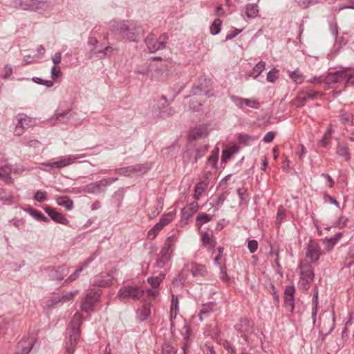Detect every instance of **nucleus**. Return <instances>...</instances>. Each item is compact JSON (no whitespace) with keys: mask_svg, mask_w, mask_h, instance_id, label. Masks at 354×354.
I'll use <instances>...</instances> for the list:
<instances>
[{"mask_svg":"<svg viewBox=\"0 0 354 354\" xmlns=\"http://www.w3.org/2000/svg\"><path fill=\"white\" fill-rule=\"evenodd\" d=\"M110 30L122 39L129 42H138L137 36L142 31L141 27L133 21H110Z\"/></svg>","mask_w":354,"mask_h":354,"instance_id":"nucleus-1","label":"nucleus"},{"mask_svg":"<svg viewBox=\"0 0 354 354\" xmlns=\"http://www.w3.org/2000/svg\"><path fill=\"white\" fill-rule=\"evenodd\" d=\"M201 240L203 245L209 250H212L215 247L216 241L212 235L207 232H202Z\"/></svg>","mask_w":354,"mask_h":354,"instance_id":"nucleus-25","label":"nucleus"},{"mask_svg":"<svg viewBox=\"0 0 354 354\" xmlns=\"http://www.w3.org/2000/svg\"><path fill=\"white\" fill-rule=\"evenodd\" d=\"M145 290L141 288L136 286H127L121 288L118 292L120 298L122 299L138 300L143 297Z\"/></svg>","mask_w":354,"mask_h":354,"instance_id":"nucleus-6","label":"nucleus"},{"mask_svg":"<svg viewBox=\"0 0 354 354\" xmlns=\"http://www.w3.org/2000/svg\"><path fill=\"white\" fill-rule=\"evenodd\" d=\"M84 267L81 266L79 268L76 269L74 272H73L64 281L65 283H69L77 279L80 275V273L83 270Z\"/></svg>","mask_w":354,"mask_h":354,"instance_id":"nucleus-55","label":"nucleus"},{"mask_svg":"<svg viewBox=\"0 0 354 354\" xmlns=\"http://www.w3.org/2000/svg\"><path fill=\"white\" fill-rule=\"evenodd\" d=\"M286 214L285 210L282 207H279L277 210V221L278 224H281L283 220L286 218Z\"/></svg>","mask_w":354,"mask_h":354,"instance_id":"nucleus-60","label":"nucleus"},{"mask_svg":"<svg viewBox=\"0 0 354 354\" xmlns=\"http://www.w3.org/2000/svg\"><path fill=\"white\" fill-rule=\"evenodd\" d=\"M30 214L34 218L39 221H42L44 222H48V218L44 216L41 212L35 209H31L29 212Z\"/></svg>","mask_w":354,"mask_h":354,"instance_id":"nucleus-47","label":"nucleus"},{"mask_svg":"<svg viewBox=\"0 0 354 354\" xmlns=\"http://www.w3.org/2000/svg\"><path fill=\"white\" fill-rule=\"evenodd\" d=\"M13 5L16 8L30 11H44L49 8L48 2L38 0H15Z\"/></svg>","mask_w":354,"mask_h":354,"instance_id":"nucleus-2","label":"nucleus"},{"mask_svg":"<svg viewBox=\"0 0 354 354\" xmlns=\"http://www.w3.org/2000/svg\"><path fill=\"white\" fill-rule=\"evenodd\" d=\"M301 274L304 276L306 280V283L309 287V284L313 281L314 278V272L310 266L304 267V270L301 272Z\"/></svg>","mask_w":354,"mask_h":354,"instance_id":"nucleus-33","label":"nucleus"},{"mask_svg":"<svg viewBox=\"0 0 354 354\" xmlns=\"http://www.w3.org/2000/svg\"><path fill=\"white\" fill-rule=\"evenodd\" d=\"M238 100L240 102H244L245 105L254 109H257L259 106V102L254 100L239 98Z\"/></svg>","mask_w":354,"mask_h":354,"instance_id":"nucleus-56","label":"nucleus"},{"mask_svg":"<svg viewBox=\"0 0 354 354\" xmlns=\"http://www.w3.org/2000/svg\"><path fill=\"white\" fill-rule=\"evenodd\" d=\"M77 292V291L69 292H66V293L63 294L61 297H59L62 304H63L65 302H68V301L73 300Z\"/></svg>","mask_w":354,"mask_h":354,"instance_id":"nucleus-52","label":"nucleus"},{"mask_svg":"<svg viewBox=\"0 0 354 354\" xmlns=\"http://www.w3.org/2000/svg\"><path fill=\"white\" fill-rule=\"evenodd\" d=\"M336 244L337 243H335V239L325 238L323 240V245H324V249L327 252L331 251Z\"/></svg>","mask_w":354,"mask_h":354,"instance_id":"nucleus-49","label":"nucleus"},{"mask_svg":"<svg viewBox=\"0 0 354 354\" xmlns=\"http://www.w3.org/2000/svg\"><path fill=\"white\" fill-rule=\"evenodd\" d=\"M93 283L99 287H109L112 284V278L109 275H97L93 278Z\"/></svg>","mask_w":354,"mask_h":354,"instance_id":"nucleus-22","label":"nucleus"},{"mask_svg":"<svg viewBox=\"0 0 354 354\" xmlns=\"http://www.w3.org/2000/svg\"><path fill=\"white\" fill-rule=\"evenodd\" d=\"M59 305H62L59 297H53L46 301V306L50 309L56 308Z\"/></svg>","mask_w":354,"mask_h":354,"instance_id":"nucleus-53","label":"nucleus"},{"mask_svg":"<svg viewBox=\"0 0 354 354\" xmlns=\"http://www.w3.org/2000/svg\"><path fill=\"white\" fill-rule=\"evenodd\" d=\"M237 194L240 199V203L248 201V194H247V189L244 187H240L237 190Z\"/></svg>","mask_w":354,"mask_h":354,"instance_id":"nucleus-51","label":"nucleus"},{"mask_svg":"<svg viewBox=\"0 0 354 354\" xmlns=\"http://www.w3.org/2000/svg\"><path fill=\"white\" fill-rule=\"evenodd\" d=\"M178 310V299L177 296L172 294L171 295V306H170V317L172 318L173 314L174 316L177 315Z\"/></svg>","mask_w":354,"mask_h":354,"instance_id":"nucleus-40","label":"nucleus"},{"mask_svg":"<svg viewBox=\"0 0 354 354\" xmlns=\"http://www.w3.org/2000/svg\"><path fill=\"white\" fill-rule=\"evenodd\" d=\"M295 288L294 286H287L284 291V299H295Z\"/></svg>","mask_w":354,"mask_h":354,"instance_id":"nucleus-48","label":"nucleus"},{"mask_svg":"<svg viewBox=\"0 0 354 354\" xmlns=\"http://www.w3.org/2000/svg\"><path fill=\"white\" fill-rule=\"evenodd\" d=\"M234 329L247 342L249 335L253 333V325L250 324L248 317H241L234 325Z\"/></svg>","mask_w":354,"mask_h":354,"instance_id":"nucleus-12","label":"nucleus"},{"mask_svg":"<svg viewBox=\"0 0 354 354\" xmlns=\"http://www.w3.org/2000/svg\"><path fill=\"white\" fill-rule=\"evenodd\" d=\"M348 219L344 216H340L336 221V225L339 227H344L347 225Z\"/></svg>","mask_w":354,"mask_h":354,"instance_id":"nucleus-64","label":"nucleus"},{"mask_svg":"<svg viewBox=\"0 0 354 354\" xmlns=\"http://www.w3.org/2000/svg\"><path fill=\"white\" fill-rule=\"evenodd\" d=\"M265 68L266 62L263 61H260L254 66L252 71L248 74V76L252 77L254 79H256L259 75H260L262 73Z\"/></svg>","mask_w":354,"mask_h":354,"instance_id":"nucleus-30","label":"nucleus"},{"mask_svg":"<svg viewBox=\"0 0 354 354\" xmlns=\"http://www.w3.org/2000/svg\"><path fill=\"white\" fill-rule=\"evenodd\" d=\"M339 118L342 123L344 124H352L354 125V115L345 111H341L339 113Z\"/></svg>","mask_w":354,"mask_h":354,"instance_id":"nucleus-31","label":"nucleus"},{"mask_svg":"<svg viewBox=\"0 0 354 354\" xmlns=\"http://www.w3.org/2000/svg\"><path fill=\"white\" fill-rule=\"evenodd\" d=\"M224 348L227 351V354H236V350L228 341H225L223 344Z\"/></svg>","mask_w":354,"mask_h":354,"instance_id":"nucleus-62","label":"nucleus"},{"mask_svg":"<svg viewBox=\"0 0 354 354\" xmlns=\"http://www.w3.org/2000/svg\"><path fill=\"white\" fill-rule=\"evenodd\" d=\"M191 272L193 277H205L208 274V271L205 265L199 264L196 262H192L190 264Z\"/></svg>","mask_w":354,"mask_h":354,"instance_id":"nucleus-21","label":"nucleus"},{"mask_svg":"<svg viewBox=\"0 0 354 354\" xmlns=\"http://www.w3.org/2000/svg\"><path fill=\"white\" fill-rule=\"evenodd\" d=\"M86 156L85 154L80 155H66L64 156H60L57 158L56 161L48 162L43 163L42 165L50 168L61 169L68 165H70L75 162V160L82 158Z\"/></svg>","mask_w":354,"mask_h":354,"instance_id":"nucleus-8","label":"nucleus"},{"mask_svg":"<svg viewBox=\"0 0 354 354\" xmlns=\"http://www.w3.org/2000/svg\"><path fill=\"white\" fill-rule=\"evenodd\" d=\"M248 248L250 253H254L258 248V242L254 240H250L248 243Z\"/></svg>","mask_w":354,"mask_h":354,"instance_id":"nucleus-58","label":"nucleus"},{"mask_svg":"<svg viewBox=\"0 0 354 354\" xmlns=\"http://www.w3.org/2000/svg\"><path fill=\"white\" fill-rule=\"evenodd\" d=\"M216 306V304L214 302H209L203 304L198 315L200 320L203 321L204 317H208L210 313L214 310Z\"/></svg>","mask_w":354,"mask_h":354,"instance_id":"nucleus-24","label":"nucleus"},{"mask_svg":"<svg viewBox=\"0 0 354 354\" xmlns=\"http://www.w3.org/2000/svg\"><path fill=\"white\" fill-rule=\"evenodd\" d=\"M207 186V184L203 181H201L196 184V185L195 187V190H194L195 200L198 201L200 198L202 193L205 191Z\"/></svg>","mask_w":354,"mask_h":354,"instance_id":"nucleus-39","label":"nucleus"},{"mask_svg":"<svg viewBox=\"0 0 354 354\" xmlns=\"http://www.w3.org/2000/svg\"><path fill=\"white\" fill-rule=\"evenodd\" d=\"M62 75L60 67L54 66L51 68V77L53 80L57 79Z\"/></svg>","mask_w":354,"mask_h":354,"instance_id":"nucleus-59","label":"nucleus"},{"mask_svg":"<svg viewBox=\"0 0 354 354\" xmlns=\"http://www.w3.org/2000/svg\"><path fill=\"white\" fill-rule=\"evenodd\" d=\"M162 354H177V349L169 342H165L162 347Z\"/></svg>","mask_w":354,"mask_h":354,"instance_id":"nucleus-46","label":"nucleus"},{"mask_svg":"<svg viewBox=\"0 0 354 354\" xmlns=\"http://www.w3.org/2000/svg\"><path fill=\"white\" fill-rule=\"evenodd\" d=\"M57 203L64 207L66 210H71L73 208V201L67 196L57 198Z\"/></svg>","mask_w":354,"mask_h":354,"instance_id":"nucleus-27","label":"nucleus"},{"mask_svg":"<svg viewBox=\"0 0 354 354\" xmlns=\"http://www.w3.org/2000/svg\"><path fill=\"white\" fill-rule=\"evenodd\" d=\"M347 68L343 67L339 71L328 73L324 79V84L330 88H336L337 84L345 80L347 75Z\"/></svg>","mask_w":354,"mask_h":354,"instance_id":"nucleus-4","label":"nucleus"},{"mask_svg":"<svg viewBox=\"0 0 354 354\" xmlns=\"http://www.w3.org/2000/svg\"><path fill=\"white\" fill-rule=\"evenodd\" d=\"M32 81L38 84L45 85L47 87H52L53 86V81L44 80L40 77H35L32 78Z\"/></svg>","mask_w":354,"mask_h":354,"instance_id":"nucleus-57","label":"nucleus"},{"mask_svg":"<svg viewBox=\"0 0 354 354\" xmlns=\"http://www.w3.org/2000/svg\"><path fill=\"white\" fill-rule=\"evenodd\" d=\"M303 91L306 94L308 100H315L323 95L322 93L312 89L303 90Z\"/></svg>","mask_w":354,"mask_h":354,"instance_id":"nucleus-54","label":"nucleus"},{"mask_svg":"<svg viewBox=\"0 0 354 354\" xmlns=\"http://www.w3.org/2000/svg\"><path fill=\"white\" fill-rule=\"evenodd\" d=\"M167 38L168 37L165 34L162 35L158 39L154 35H149L145 38V42L149 53H153L165 48Z\"/></svg>","mask_w":354,"mask_h":354,"instance_id":"nucleus-7","label":"nucleus"},{"mask_svg":"<svg viewBox=\"0 0 354 354\" xmlns=\"http://www.w3.org/2000/svg\"><path fill=\"white\" fill-rule=\"evenodd\" d=\"M285 307L291 313L295 309V299H284Z\"/></svg>","mask_w":354,"mask_h":354,"instance_id":"nucleus-63","label":"nucleus"},{"mask_svg":"<svg viewBox=\"0 0 354 354\" xmlns=\"http://www.w3.org/2000/svg\"><path fill=\"white\" fill-rule=\"evenodd\" d=\"M48 269L50 270V277L53 280H62L68 274V269L65 266L48 267Z\"/></svg>","mask_w":354,"mask_h":354,"instance_id":"nucleus-19","label":"nucleus"},{"mask_svg":"<svg viewBox=\"0 0 354 354\" xmlns=\"http://www.w3.org/2000/svg\"><path fill=\"white\" fill-rule=\"evenodd\" d=\"M323 254L319 244L314 239H310L306 246V257L312 263H316Z\"/></svg>","mask_w":354,"mask_h":354,"instance_id":"nucleus-11","label":"nucleus"},{"mask_svg":"<svg viewBox=\"0 0 354 354\" xmlns=\"http://www.w3.org/2000/svg\"><path fill=\"white\" fill-rule=\"evenodd\" d=\"M213 218V215L206 213H199L196 218V225L201 227L203 224L209 222Z\"/></svg>","mask_w":354,"mask_h":354,"instance_id":"nucleus-35","label":"nucleus"},{"mask_svg":"<svg viewBox=\"0 0 354 354\" xmlns=\"http://www.w3.org/2000/svg\"><path fill=\"white\" fill-rule=\"evenodd\" d=\"M118 178L113 177L104 178L100 180L91 183L85 186L84 190L88 194H99L105 192L104 189L117 181Z\"/></svg>","mask_w":354,"mask_h":354,"instance_id":"nucleus-5","label":"nucleus"},{"mask_svg":"<svg viewBox=\"0 0 354 354\" xmlns=\"http://www.w3.org/2000/svg\"><path fill=\"white\" fill-rule=\"evenodd\" d=\"M347 71V75L346 77V82H345V87L349 86L350 85H354V68L351 67H346Z\"/></svg>","mask_w":354,"mask_h":354,"instance_id":"nucleus-45","label":"nucleus"},{"mask_svg":"<svg viewBox=\"0 0 354 354\" xmlns=\"http://www.w3.org/2000/svg\"><path fill=\"white\" fill-rule=\"evenodd\" d=\"M210 80L200 79L198 83L193 88V93L196 95H208L210 91Z\"/></svg>","mask_w":354,"mask_h":354,"instance_id":"nucleus-17","label":"nucleus"},{"mask_svg":"<svg viewBox=\"0 0 354 354\" xmlns=\"http://www.w3.org/2000/svg\"><path fill=\"white\" fill-rule=\"evenodd\" d=\"M291 80L296 84H301L304 80V75L297 68L289 75Z\"/></svg>","mask_w":354,"mask_h":354,"instance_id":"nucleus-38","label":"nucleus"},{"mask_svg":"<svg viewBox=\"0 0 354 354\" xmlns=\"http://www.w3.org/2000/svg\"><path fill=\"white\" fill-rule=\"evenodd\" d=\"M207 150L208 146L204 145L203 147H198L196 149H188L186 151V156H194L193 159H192L191 158H189V162L194 164L196 163L198 159L203 157L205 153L207 151Z\"/></svg>","mask_w":354,"mask_h":354,"instance_id":"nucleus-18","label":"nucleus"},{"mask_svg":"<svg viewBox=\"0 0 354 354\" xmlns=\"http://www.w3.org/2000/svg\"><path fill=\"white\" fill-rule=\"evenodd\" d=\"M172 252L171 237H168L158 254L156 266L159 268H164L170 260Z\"/></svg>","mask_w":354,"mask_h":354,"instance_id":"nucleus-10","label":"nucleus"},{"mask_svg":"<svg viewBox=\"0 0 354 354\" xmlns=\"http://www.w3.org/2000/svg\"><path fill=\"white\" fill-rule=\"evenodd\" d=\"M165 277V274L160 273L158 276L148 278V283L153 288H158Z\"/></svg>","mask_w":354,"mask_h":354,"instance_id":"nucleus-36","label":"nucleus"},{"mask_svg":"<svg viewBox=\"0 0 354 354\" xmlns=\"http://www.w3.org/2000/svg\"><path fill=\"white\" fill-rule=\"evenodd\" d=\"M222 25V21L217 18L216 19L210 26V32L213 35L218 34L221 31V26Z\"/></svg>","mask_w":354,"mask_h":354,"instance_id":"nucleus-44","label":"nucleus"},{"mask_svg":"<svg viewBox=\"0 0 354 354\" xmlns=\"http://www.w3.org/2000/svg\"><path fill=\"white\" fill-rule=\"evenodd\" d=\"M151 315V304L145 303L137 310V317L140 322L146 320Z\"/></svg>","mask_w":354,"mask_h":354,"instance_id":"nucleus-23","label":"nucleus"},{"mask_svg":"<svg viewBox=\"0 0 354 354\" xmlns=\"http://www.w3.org/2000/svg\"><path fill=\"white\" fill-rule=\"evenodd\" d=\"M279 71L274 67L267 74L266 80L268 82L274 83L279 78Z\"/></svg>","mask_w":354,"mask_h":354,"instance_id":"nucleus-42","label":"nucleus"},{"mask_svg":"<svg viewBox=\"0 0 354 354\" xmlns=\"http://www.w3.org/2000/svg\"><path fill=\"white\" fill-rule=\"evenodd\" d=\"M207 135V130L205 127H196L193 129L189 134V136L194 140L205 137Z\"/></svg>","mask_w":354,"mask_h":354,"instance_id":"nucleus-34","label":"nucleus"},{"mask_svg":"<svg viewBox=\"0 0 354 354\" xmlns=\"http://www.w3.org/2000/svg\"><path fill=\"white\" fill-rule=\"evenodd\" d=\"M176 213L174 212H169L167 214H164L160 219V221L166 226L169 223H170L175 218Z\"/></svg>","mask_w":354,"mask_h":354,"instance_id":"nucleus-43","label":"nucleus"},{"mask_svg":"<svg viewBox=\"0 0 354 354\" xmlns=\"http://www.w3.org/2000/svg\"><path fill=\"white\" fill-rule=\"evenodd\" d=\"M36 342L35 335L24 337L17 344V352L20 354H28Z\"/></svg>","mask_w":354,"mask_h":354,"instance_id":"nucleus-13","label":"nucleus"},{"mask_svg":"<svg viewBox=\"0 0 354 354\" xmlns=\"http://www.w3.org/2000/svg\"><path fill=\"white\" fill-rule=\"evenodd\" d=\"M238 142L243 145H249L252 141L256 140V138L253 136H249L248 134H241L239 133L237 136Z\"/></svg>","mask_w":354,"mask_h":354,"instance_id":"nucleus-41","label":"nucleus"},{"mask_svg":"<svg viewBox=\"0 0 354 354\" xmlns=\"http://www.w3.org/2000/svg\"><path fill=\"white\" fill-rule=\"evenodd\" d=\"M151 164L148 162L131 165L133 174H145L151 169Z\"/></svg>","mask_w":354,"mask_h":354,"instance_id":"nucleus-26","label":"nucleus"},{"mask_svg":"<svg viewBox=\"0 0 354 354\" xmlns=\"http://www.w3.org/2000/svg\"><path fill=\"white\" fill-rule=\"evenodd\" d=\"M115 173L124 176H129L131 174H133L131 165L124 167L117 168L115 169Z\"/></svg>","mask_w":354,"mask_h":354,"instance_id":"nucleus-50","label":"nucleus"},{"mask_svg":"<svg viewBox=\"0 0 354 354\" xmlns=\"http://www.w3.org/2000/svg\"><path fill=\"white\" fill-rule=\"evenodd\" d=\"M308 100V99L306 94L303 91H301L298 93L297 96L295 99L294 104L297 107L300 108L304 106Z\"/></svg>","mask_w":354,"mask_h":354,"instance_id":"nucleus-37","label":"nucleus"},{"mask_svg":"<svg viewBox=\"0 0 354 354\" xmlns=\"http://www.w3.org/2000/svg\"><path fill=\"white\" fill-rule=\"evenodd\" d=\"M35 199L39 202H43L46 199V193L45 192L37 191L35 194Z\"/></svg>","mask_w":354,"mask_h":354,"instance_id":"nucleus-61","label":"nucleus"},{"mask_svg":"<svg viewBox=\"0 0 354 354\" xmlns=\"http://www.w3.org/2000/svg\"><path fill=\"white\" fill-rule=\"evenodd\" d=\"M82 324V315L80 313L77 312L73 315L69 323L70 328L68 331L80 335V327Z\"/></svg>","mask_w":354,"mask_h":354,"instance_id":"nucleus-20","label":"nucleus"},{"mask_svg":"<svg viewBox=\"0 0 354 354\" xmlns=\"http://www.w3.org/2000/svg\"><path fill=\"white\" fill-rule=\"evenodd\" d=\"M336 153L343 157L346 161L351 159V153L347 145L339 143L337 146Z\"/></svg>","mask_w":354,"mask_h":354,"instance_id":"nucleus-29","label":"nucleus"},{"mask_svg":"<svg viewBox=\"0 0 354 354\" xmlns=\"http://www.w3.org/2000/svg\"><path fill=\"white\" fill-rule=\"evenodd\" d=\"M194 215L192 212L189 209H187L186 207H183L181 209V217L180 220L179 221V225L180 227H183L185 225H187L188 220L192 217Z\"/></svg>","mask_w":354,"mask_h":354,"instance_id":"nucleus-32","label":"nucleus"},{"mask_svg":"<svg viewBox=\"0 0 354 354\" xmlns=\"http://www.w3.org/2000/svg\"><path fill=\"white\" fill-rule=\"evenodd\" d=\"M259 10L257 3H248L245 6V15L248 18L254 19L257 17Z\"/></svg>","mask_w":354,"mask_h":354,"instance_id":"nucleus-28","label":"nucleus"},{"mask_svg":"<svg viewBox=\"0 0 354 354\" xmlns=\"http://www.w3.org/2000/svg\"><path fill=\"white\" fill-rule=\"evenodd\" d=\"M101 293L99 290L88 292L81 304V309L86 313L93 311L94 307L100 301Z\"/></svg>","mask_w":354,"mask_h":354,"instance_id":"nucleus-9","label":"nucleus"},{"mask_svg":"<svg viewBox=\"0 0 354 354\" xmlns=\"http://www.w3.org/2000/svg\"><path fill=\"white\" fill-rule=\"evenodd\" d=\"M218 157V149L212 151V155L208 158L205 165L204 175L207 177L208 175L217 170V162Z\"/></svg>","mask_w":354,"mask_h":354,"instance_id":"nucleus-14","label":"nucleus"},{"mask_svg":"<svg viewBox=\"0 0 354 354\" xmlns=\"http://www.w3.org/2000/svg\"><path fill=\"white\" fill-rule=\"evenodd\" d=\"M44 210L55 222L65 225H68L69 224V221L66 218L65 215L61 212H58L55 209L46 206L44 207Z\"/></svg>","mask_w":354,"mask_h":354,"instance_id":"nucleus-15","label":"nucleus"},{"mask_svg":"<svg viewBox=\"0 0 354 354\" xmlns=\"http://www.w3.org/2000/svg\"><path fill=\"white\" fill-rule=\"evenodd\" d=\"M68 333L69 335L65 340L66 354H73L80 335L70 331H68Z\"/></svg>","mask_w":354,"mask_h":354,"instance_id":"nucleus-16","label":"nucleus"},{"mask_svg":"<svg viewBox=\"0 0 354 354\" xmlns=\"http://www.w3.org/2000/svg\"><path fill=\"white\" fill-rule=\"evenodd\" d=\"M35 121L24 113H19L15 117V127L12 130L15 136H21L24 131L34 126Z\"/></svg>","mask_w":354,"mask_h":354,"instance_id":"nucleus-3","label":"nucleus"}]
</instances>
